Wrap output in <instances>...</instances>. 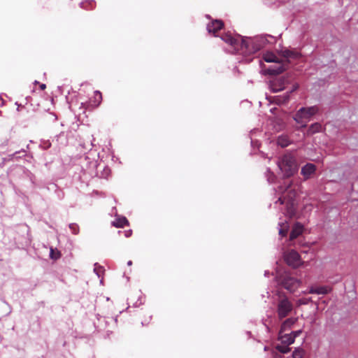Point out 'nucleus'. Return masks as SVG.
<instances>
[{"label": "nucleus", "instance_id": "12", "mask_svg": "<svg viewBox=\"0 0 358 358\" xmlns=\"http://www.w3.org/2000/svg\"><path fill=\"white\" fill-rule=\"evenodd\" d=\"M278 339L282 344L289 345L294 341V336H292L290 334H286L285 331H280L278 334Z\"/></svg>", "mask_w": 358, "mask_h": 358}, {"label": "nucleus", "instance_id": "5", "mask_svg": "<svg viewBox=\"0 0 358 358\" xmlns=\"http://www.w3.org/2000/svg\"><path fill=\"white\" fill-rule=\"evenodd\" d=\"M318 112L319 108L316 106L303 107L296 112L293 118L296 123L301 124V127H306L307 122Z\"/></svg>", "mask_w": 358, "mask_h": 358}, {"label": "nucleus", "instance_id": "22", "mask_svg": "<svg viewBox=\"0 0 358 358\" xmlns=\"http://www.w3.org/2000/svg\"><path fill=\"white\" fill-rule=\"evenodd\" d=\"M50 257L52 259H58L61 257V252L58 250L51 248Z\"/></svg>", "mask_w": 358, "mask_h": 358}, {"label": "nucleus", "instance_id": "15", "mask_svg": "<svg viewBox=\"0 0 358 358\" xmlns=\"http://www.w3.org/2000/svg\"><path fill=\"white\" fill-rule=\"evenodd\" d=\"M285 79L284 78H281L279 80H277L273 82L271 85V90L273 92H277L281 91L285 89Z\"/></svg>", "mask_w": 358, "mask_h": 358}, {"label": "nucleus", "instance_id": "26", "mask_svg": "<svg viewBox=\"0 0 358 358\" xmlns=\"http://www.w3.org/2000/svg\"><path fill=\"white\" fill-rule=\"evenodd\" d=\"M279 234L280 235H281L282 237L284 236H286L287 234V228H281L280 230H279Z\"/></svg>", "mask_w": 358, "mask_h": 358}, {"label": "nucleus", "instance_id": "20", "mask_svg": "<svg viewBox=\"0 0 358 358\" xmlns=\"http://www.w3.org/2000/svg\"><path fill=\"white\" fill-rule=\"evenodd\" d=\"M277 143L282 148H285L289 145L290 141L287 136H280L278 138Z\"/></svg>", "mask_w": 358, "mask_h": 358}, {"label": "nucleus", "instance_id": "4", "mask_svg": "<svg viewBox=\"0 0 358 358\" xmlns=\"http://www.w3.org/2000/svg\"><path fill=\"white\" fill-rule=\"evenodd\" d=\"M278 167L283 172L284 176L289 178L297 171L295 158L291 154L284 155L278 162Z\"/></svg>", "mask_w": 358, "mask_h": 358}, {"label": "nucleus", "instance_id": "16", "mask_svg": "<svg viewBox=\"0 0 358 358\" xmlns=\"http://www.w3.org/2000/svg\"><path fill=\"white\" fill-rule=\"evenodd\" d=\"M322 124L318 122L313 123L310 125V127L308 128L306 135V136H312L316 133L322 131Z\"/></svg>", "mask_w": 358, "mask_h": 358}, {"label": "nucleus", "instance_id": "13", "mask_svg": "<svg viewBox=\"0 0 358 358\" xmlns=\"http://www.w3.org/2000/svg\"><path fill=\"white\" fill-rule=\"evenodd\" d=\"M102 99V94L96 90L94 92L93 96L90 99V105L92 108H96L101 104Z\"/></svg>", "mask_w": 358, "mask_h": 358}, {"label": "nucleus", "instance_id": "30", "mask_svg": "<svg viewBox=\"0 0 358 358\" xmlns=\"http://www.w3.org/2000/svg\"><path fill=\"white\" fill-rule=\"evenodd\" d=\"M127 264L128 266H131L132 265V262L130 260L127 262Z\"/></svg>", "mask_w": 358, "mask_h": 358}, {"label": "nucleus", "instance_id": "10", "mask_svg": "<svg viewBox=\"0 0 358 358\" xmlns=\"http://www.w3.org/2000/svg\"><path fill=\"white\" fill-rule=\"evenodd\" d=\"M316 171V166L311 163H308L301 168V174L303 176L304 180L309 179Z\"/></svg>", "mask_w": 358, "mask_h": 358}, {"label": "nucleus", "instance_id": "18", "mask_svg": "<svg viewBox=\"0 0 358 358\" xmlns=\"http://www.w3.org/2000/svg\"><path fill=\"white\" fill-rule=\"evenodd\" d=\"M296 321H297V318H296V317H289V318L285 320L282 322L280 331H288L292 327V326L296 323Z\"/></svg>", "mask_w": 358, "mask_h": 358}, {"label": "nucleus", "instance_id": "19", "mask_svg": "<svg viewBox=\"0 0 358 358\" xmlns=\"http://www.w3.org/2000/svg\"><path fill=\"white\" fill-rule=\"evenodd\" d=\"M112 225L117 228H122L124 226L129 225V221L125 217H117L112 222Z\"/></svg>", "mask_w": 358, "mask_h": 358}, {"label": "nucleus", "instance_id": "9", "mask_svg": "<svg viewBox=\"0 0 358 358\" xmlns=\"http://www.w3.org/2000/svg\"><path fill=\"white\" fill-rule=\"evenodd\" d=\"M299 87V85L297 84L294 85L292 89L282 96H275L270 98V101L272 103H274L277 105H281L285 104L288 102L289 100V94L293 92L294 91L296 90Z\"/></svg>", "mask_w": 358, "mask_h": 358}, {"label": "nucleus", "instance_id": "32", "mask_svg": "<svg viewBox=\"0 0 358 358\" xmlns=\"http://www.w3.org/2000/svg\"><path fill=\"white\" fill-rule=\"evenodd\" d=\"M280 358H281V356H280Z\"/></svg>", "mask_w": 358, "mask_h": 358}, {"label": "nucleus", "instance_id": "1", "mask_svg": "<svg viewBox=\"0 0 358 358\" xmlns=\"http://www.w3.org/2000/svg\"><path fill=\"white\" fill-rule=\"evenodd\" d=\"M281 55L282 59H279L278 57L273 52H267L264 54L263 59L266 62H273L275 64L267 69V72L270 75H278L282 73L288 68L290 63V59H297L300 57L299 52L289 50H281Z\"/></svg>", "mask_w": 358, "mask_h": 358}, {"label": "nucleus", "instance_id": "2", "mask_svg": "<svg viewBox=\"0 0 358 358\" xmlns=\"http://www.w3.org/2000/svg\"><path fill=\"white\" fill-rule=\"evenodd\" d=\"M221 38L226 43L231 45L233 52L242 53L251 52L252 50L250 46L252 43L251 39H245L240 35L233 36L230 33H224L222 35Z\"/></svg>", "mask_w": 358, "mask_h": 358}, {"label": "nucleus", "instance_id": "29", "mask_svg": "<svg viewBox=\"0 0 358 358\" xmlns=\"http://www.w3.org/2000/svg\"><path fill=\"white\" fill-rule=\"evenodd\" d=\"M131 234V230H129L126 232V236L129 237Z\"/></svg>", "mask_w": 358, "mask_h": 358}, {"label": "nucleus", "instance_id": "17", "mask_svg": "<svg viewBox=\"0 0 358 358\" xmlns=\"http://www.w3.org/2000/svg\"><path fill=\"white\" fill-rule=\"evenodd\" d=\"M303 232V227L300 224H296L289 235V240L292 241L296 238L299 235H301Z\"/></svg>", "mask_w": 358, "mask_h": 358}, {"label": "nucleus", "instance_id": "6", "mask_svg": "<svg viewBox=\"0 0 358 358\" xmlns=\"http://www.w3.org/2000/svg\"><path fill=\"white\" fill-rule=\"evenodd\" d=\"M294 306L286 296H280L277 303V314L280 320L288 316L292 311Z\"/></svg>", "mask_w": 358, "mask_h": 358}, {"label": "nucleus", "instance_id": "25", "mask_svg": "<svg viewBox=\"0 0 358 358\" xmlns=\"http://www.w3.org/2000/svg\"><path fill=\"white\" fill-rule=\"evenodd\" d=\"M69 229H71V232L75 235L79 233V226L76 223L70 224Z\"/></svg>", "mask_w": 358, "mask_h": 358}, {"label": "nucleus", "instance_id": "14", "mask_svg": "<svg viewBox=\"0 0 358 358\" xmlns=\"http://www.w3.org/2000/svg\"><path fill=\"white\" fill-rule=\"evenodd\" d=\"M331 291V288L327 286L311 287L308 291L310 294H327Z\"/></svg>", "mask_w": 358, "mask_h": 358}, {"label": "nucleus", "instance_id": "27", "mask_svg": "<svg viewBox=\"0 0 358 358\" xmlns=\"http://www.w3.org/2000/svg\"><path fill=\"white\" fill-rule=\"evenodd\" d=\"M301 332H302L301 330H298V331L291 332L290 334H292V336H294V338H295L296 337L299 336L301 334Z\"/></svg>", "mask_w": 358, "mask_h": 358}, {"label": "nucleus", "instance_id": "7", "mask_svg": "<svg viewBox=\"0 0 358 358\" xmlns=\"http://www.w3.org/2000/svg\"><path fill=\"white\" fill-rule=\"evenodd\" d=\"M300 281L297 279L285 275L280 280V285L290 292H294L300 285Z\"/></svg>", "mask_w": 358, "mask_h": 358}, {"label": "nucleus", "instance_id": "28", "mask_svg": "<svg viewBox=\"0 0 358 358\" xmlns=\"http://www.w3.org/2000/svg\"><path fill=\"white\" fill-rule=\"evenodd\" d=\"M40 88L41 90H43L46 88V85L45 84H41Z\"/></svg>", "mask_w": 358, "mask_h": 358}, {"label": "nucleus", "instance_id": "23", "mask_svg": "<svg viewBox=\"0 0 358 358\" xmlns=\"http://www.w3.org/2000/svg\"><path fill=\"white\" fill-rule=\"evenodd\" d=\"M305 355V352L302 349H296L292 353L293 358H303Z\"/></svg>", "mask_w": 358, "mask_h": 358}, {"label": "nucleus", "instance_id": "11", "mask_svg": "<svg viewBox=\"0 0 358 358\" xmlns=\"http://www.w3.org/2000/svg\"><path fill=\"white\" fill-rule=\"evenodd\" d=\"M224 27V23L222 20H215L210 22L207 25V30L209 33L213 34L215 36L216 33L221 30Z\"/></svg>", "mask_w": 358, "mask_h": 358}, {"label": "nucleus", "instance_id": "3", "mask_svg": "<svg viewBox=\"0 0 358 358\" xmlns=\"http://www.w3.org/2000/svg\"><path fill=\"white\" fill-rule=\"evenodd\" d=\"M292 182L290 181L288 183L284 182L278 187L276 192L280 195L278 202L280 204L286 203L287 206L293 205L296 192L292 188Z\"/></svg>", "mask_w": 358, "mask_h": 358}, {"label": "nucleus", "instance_id": "31", "mask_svg": "<svg viewBox=\"0 0 358 358\" xmlns=\"http://www.w3.org/2000/svg\"><path fill=\"white\" fill-rule=\"evenodd\" d=\"M352 190L355 191V185L352 186Z\"/></svg>", "mask_w": 358, "mask_h": 358}, {"label": "nucleus", "instance_id": "24", "mask_svg": "<svg viewBox=\"0 0 358 358\" xmlns=\"http://www.w3.org/2000/svg\"><path fill=\"white\" fill-rule=\"evenodd\" d=\"M311 301H312L311 298H302V299H299L296 301V304L298 306H300L302 305H307L309 303H310Z\"/></svg>", "mask_w": 358, "mask_h": 358}, {"label": "nucleus", "instance_id": "21", "mask_svg": "<svg viewBox=\"0 0 358 358\" xmlns=\"http://www.w3.org/2000/svg\"><path fill=\"white\" fill-rule=\"evenodd\" d=\"M276 350L281 352V353H287L288 352L290 351V348H289V345H287L286 344H282L281 343V345H278L276 347H275Z\"/></svg>", "mask_w": 358, "mask_h": 358}, {"label": "nucleus", "instance_id": "8", "mask_svg": "<svg viewBox=\"0 0 358 358\" xmlns=\"http://www.w3.org/2000/svg\"><path fill=\"white\" fill-rule=\"evenodd\" d=\"M285 260L288 265L293 267H298L301 264L300 255L294 250H291L285 253Z\"/></svg>", "mask_w": 358, "mask_h": 358}]
</instances>
